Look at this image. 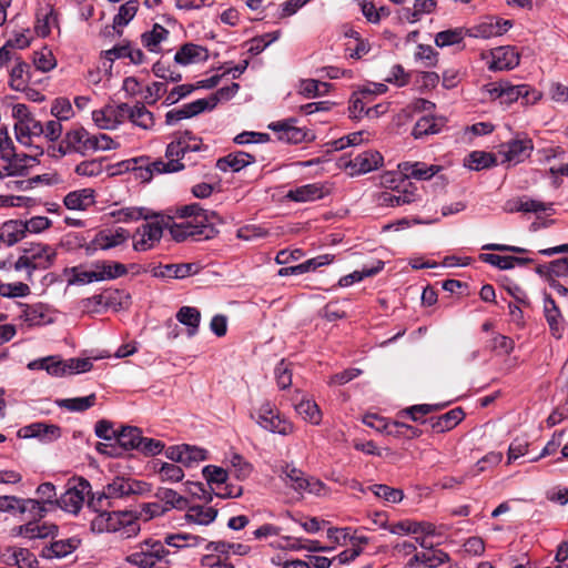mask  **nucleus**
Returning a JSON list of instances; mask_svg holds the SVG:
<instances>
[{
  "instance_id": "f257e3e1",
  "label": "nucleus",
  "mask_w": 568,
  "mask_h": 568,
  "mask_svg": "<svg viewBox=\"0 0 568 568\" xmlns=\"http://www.w3.org/2000/svg\"><path fill=\"white\" fill-rule=\"evenodd\" d=\"M205 215L206 221L203 222L189 219L181 223H175L173 217L168 215V222L165 225L168 226L171 236L176 242H183L187 239H192L194 241L210 240L219 233V231L215 229V225L221 223L222 220L214 211L206 210Z\"/></svg>"
},
{
  "instance_id": "f03ea898",
  "label": "nucleus",
  "mask_w": 568,
  "mask_h": 568,
  "mask_svg": "<svg viewBox=\"0 0 568 568\" xmlns=\"http://www.w3.org/2000/svg\"><path fill=\"white\" fill-rule=\"evenodd\" d=\"M23 254L14 262L13 268L16 271H27V280L32 281V273L36 270L50 268L57 257L55 250L41 243H30L22 247Z\"/></svg>"
},
{
  "instance_id": "7ed1b4c3",
  "label": "nucleus",
  "mask_w": 568,
  "mask_h": 568,
  "mask_svg": "<svg viewBox=\"0 0 568 568\" xmlns=\"http://www.w3.org/2000/svg\"><path fill=\"white\" fill-rule=\"evenodd\" d=\"M251 418L256 422L265 430L280 434L283 436L293 433V424L287 420L275 405L270 402L261 404V406L251 413Z\"/></svg>"
},
{
  "instance_id": "20e7f679",
  "label": "nucleus",
  "mask_w": 568,
  "mask_h": 568,
  "mask_svg": "<svg viewBox=\"0 0 568 568\" xmlns=\"http://www.w3.org/2000/svg\"><path fill=\"white\" fill-rule=\"evenodd\" d=\"M513 26L510 20L503 22L496 17H484L478 24L470 29H447L436 32L434 36H504Z\"/></svg>"
},
{
  "instance_id": "39448f33",
  "label": "nucleus",
  "mask_w": 568,
  "mask_h": 568,
  "mask_svg": "<svg viewBox=\"0 0 568 568\" xmlns=\"http://www.w3.org/2000/svg\"><path fill=\"white\" fill-rule=\"evenodd\" d=\"M128 268L120 262L102 261L94 264L92 271H75L73 282L79 284H88L91 282H100L104 280H115L126 275Z\"/></svg>"
},
{
  "instance_id": "423d86ee",
  "label": "nucleus",
  "mask_w": 568,
  "mask_h": 568,
  "mask_svg": "<svg viewBox=\"0 0 568 568\" xmlns=\"http://www.w3.org/2000/svg\"><path fill=\"white\" fill-rule=\"evenodd\" d=\"M91 493L90 483L83 478H72L68 481V488L64 494L58 498L57 506L64 511L77 515L85 500V497Z\"/></svg>"
},
{
  "instance_id": "0eeeda50",
  "label": "nucleus",
  "mask_w": 568,
  "mask_h": 568,
  "mask_svg": "<svg viewBox=\"0 0 568 568\" xmlns=\"http://www.w3.org/2000/svg\"><path fill=\"white\" fill-rule=\"evenodd\" d=\"M168 216H162L161 220L142 224L133 235L134 239L138 235L141 236L140 240L134 241L133 248L139 252L152 248L156 243L160 242L163 235V230L168 229L165 225Z\"/></svg>"
},
{
  "instance_id": "6e6552de",
  "label": "nucleus",
  "mask_w": 568,
  "mask_h": 568,
  "mask_svg": "<svg viewBox=\"0 0 568 568\" xmlns=\"http://www.w3.org/2000/svg\"><path fill=\"white\" fill-rule=\"evenodd\" d=\"M129 115V104H106L100 110L92 112L94 123L102 130H114L123 123Z\"/></svg>"
},
{
  "instance_id": "1a4fd4ad",
  "label": "nucleus",
  "mask_w": 568,
  "mask_h": 568,
  "mask_svg": "<svg viewBox=\"0 0 568 568\" xmlns=\"http://www.w3.org/2000/svg\"><path fill=\"white\" fill-rule=\"evenodd\" d=\"M286 485L291 486L297 493H310L321 496L325 485L314 477L306 476L301 469L286 466L284 469Z\"/></svg>"
},
{
  "instance_id": "9d476101",
  "label": "nucleus",
  "mask_w": 568,
  "mask_h": 568,
  "mask_svg": "<svg viewBox=\"0 0 568 568\" xmlns=\"http://www.w3.org/2000/svg\"><path fill=\"white\" fill-rule=\"evenodd\" d=\"M296 119L291 118L284 121L272 122L268 128L278 134V140L298 144L314 139V134L303 128L295 125Z\"/></svg>"
},
{
  "instance_id": "9b49d317",
  "label": "nucleus",
  "mask_w": 568,
  "mask_h": 568,
  "mask_svg": "<svg viewBox=\"0 0 568 568\" xmlns=\"http://www.w3.org/2000/svg\"><path fill=\"white\" fill-rule=\"evenodd\" d=\"M534 150L532 140L524 138H515L506 143L500 144L499 154L504 155V161L518 164L530 156Z\"/></svg>"
},
{
  "instance_id": "f8f14e48",
  "label": "nucleus",
  "mask_w": 568,
  "mask_h": 568,
  "mask_svg": "<svg viewBox=\"0 0 568 568\" xmlns=\"http://www.w3.org/2000/svg\"><path fill=\"white\" fill-rule=\"evenodd\" d=\"M130 232L126 229L118 227L114 232L102 230L98 232L94 239L87 247V252L91 253L97 250H110L128 241Z\"/></svg>"
},
{
  "instance_id": "ddd939ff",
  "label": "nucleus",
  "mask_w": 568,
  "mask_h": 568,
  "mask_svg": "<svg viewBox=\"0 0 568 568\" xmlns=\"http://www.w3.org/2000/svg\"><path fill=\"white\" fill-rule=\"evenodd\" d=\"M329 187L325 184L315 182L291 189L286 193V199L298 203L313 202L325 197L329 194Z\"/></svg>"
},
{
  "instance_id": "4468645a",
  "label": "nucleus",
  "mask_w": 568,
  "mask_h": 568,
  "mask_svg": "<svg viewBox=\"0 0 568 568\" xmlns=\"http://www.w3.org/2000/svg\"><path fill=\"white\" fill-rule=\"evenodd\" d=\"M34 30L37 36L60 33L58 12L52 6L44 4L37 10Z\"/></svg>"
},
{
  "instance_id": "2eb2a0df",
  "label": "nucleus",
  "mask_w": 568,
  "mask_h": 568,
  "mask_svg": "<svg viewBox=\"0 0 568 568\" xmlns=\"http://www.w3.org/2000/svg\"><path fill=\"white\" fill-rule=\"evenodd\" d=\"M383 164V156L377 151H365L357 154L354 159L346 162L345 168L351 170V174H364L378 169Z\"/></svg>"
},
{
  "instance_id": "dca6fc26",
  "label": "nucleus",
  "mask_w": 568,
  "mask_h": 568,
  "mask_svg": "<svg viewBox=\"0 0 568 568\" xmlns=\"http://www.w3.org/2000/svg\"><path fill=\"white\" fill-rule=\"evenodd\" d=\"M519 63L518 52L510 45H501L491 51V60L488 68L491 71L514 69Z\"/></svg>"
},
{
  "instance_id": "f3484780",
  "label": "nucleus",
  "mask_w": 568,
  "mask_h": 568,
  "mask_svg": "<svg viewBox=\"0 0 568 568\" xmlns=\"http://www.w3.org/2000/svg\"><path fill=\"white\" fill-rule=\"evenodd\" d=\"M544 313L551 335L557 339L561 338L565 332V320L555 300L549 294H545Z\"/></svg>"
},
{
  "instance_id": "a211bd4d",
  "label": "nucleus",
  "mask_w": 568,
  "mask_h": 568,
  "mask_svg": "<svg viewBox=\"0 0 568 568\" xmlns=\"http://www.w3.org/2000/svg\"><path fill=\"white\" fill-rule=\"evenodd\" d=\"M61 429L57 425L41 422L32 423L19 429L18 436L22 438H39L44 442H51L59 438Z\"/></svg>"
},
{
  "instance_id": "6ab92c4d",
  "label": "nucleus",
  "mask_w": 568,
  "mask_h": 568,
  "mask_svg": "<svg viewBox=\"0 0 568 568\" xmlns=\"http://www.w3.org/2000/svg\"><path fill=\"white\" fill-rule=\"evenodd\" d=\"M255 162L256 158L254 154L244 151H236L220 158L216 161V168L223 172H240L242 169Z\"/></svg>"
},
{
  "instance_id": "aec40b11",
  "label": "nucleus",
  "mask_w": 568,
  "mask_h": 568,
  "mask_svg": "<svg viewBox=\"0 0 568 568\" xmlns=\"http://www.w3.org/2000/svg\"><path fill=\"white\" fill-rule=\"evenodd\" d=\"M21 307V318L27 322L30 326L43 325L52 322L49 315L50 307L43 303L24 304L19 303Z\"/></svg>"
},
{
  "instance_id": "412c9836",
  "label": "nucleus",
  "mask_w": 568,
  "mask_h": 568,
  "mask_svg": "<svg viewBox=\"0 0 568 568\" xmlns=\"http://www.w3.org/2000/svg\"><path fill=\"white\" fill-rule=\"evenodd\" d=\"M209 51L206 48L194 44L185 43L175 53L174 61L181 65H189L206 61Z\"/></svg>"
},
{
  "instance_id": "4be33fe9",
  "label": "nucleus",
  "mask_w": 568,
  "mask_h": 568,
  "mask_svg": "<svg viewBox=\"0 0 568 568\" xmlns=\"http://www.w3.org/2000/svg\"><path fill=\"white\" fill-rule=\"evenodd\" d=\"M465 417V413L462 407H455L449 412L437 416L429 417V427L435 433H444L456 427Z\"/></svg>"
},
{
  "instance_id": "5701e85b",
  "label": "nucleus",
  "mask_w": 568,
  "mask_h": 568,
  "mask_svg": "<svg viewBox=\"0 0 568 568\" xmlns=\"http://www.w3.org/2000/svg\"><path fill=\"white\" fill-rule=\"evenodd\" d=\"M398 168L406 179L413 178L416 180H429L442 169L439 165H427L424 162H404Z\"/></svg>"
},
{
  "instance_id": "b1692460",
  "label": "nucleus",
  "mask_w": 568,
  "mask_h": 568,
  "mask_svg": "<svg viewBox=\"0 0 568 568\" xmlns=\"http://www.w3.org/2000/svg\"><path fill=\"white\" fill-rule=\"evenodd\" d=\"M552 203H544L527 196L517 197L506 202V211L508 212H524V213H538L551 210Z\"/></svg>"
},
{
  "instance_id": "393cba45",
  "label": "nucleus",
  "mask_w": 568,
  "mask_h": 568,
  "mask_svg": "<svg viewBox=\"0 0 568 568\" xmlns=\"http://www.w3.org/2000/svg\"><path fill=\"white\" fill-rule=\"evenodd\" d=\"M197 271L194 263L159 265L152 270L154 277L185 278Z\"/></svg>"
},
{
  "instance_id": "a878e982",
  "label": "nucleus",
  "mask_w": 568,
  "mask_h": 568,
  "mask_svg": "<svg viewBox=\"0 0 568 568\" xmlns=\"http://www.w3.org/2000/svg\"><path fill=\"white\" fill-rule=\"evenodd\" d=\"M334 256L328 254L318 255L310 258L298 265L282 267L278 270L280 276L301 275L317 270L320 266L327 265L333 262Z\"/></svg>"
},
{
  "instance_id": "bb28decb",
  "label": "nucleus",
  "mask_w": 568,
  "mask_h": 568,
  "mask_svg": "<svg viewBox=\"0 0 568 568\" xmlns=\"http://www.w3.org/2000/svg\"><path fill=\"white\" fill-rule=\"evenodd\" d=\"M130 485H129V478H124V477H116L112 480V483L108 484L105 487H104V490H103V494L98 498V500L95 501L94 498L92 497L88 505L90 507H93L95 508L98 504H100V501L105 498V499H109V498H123V497H128L130 496Z\"/></svg>"
},
{
  "instance_id": "cd10ccee",
  "label": "nucleus",
  "mask_w": 568,
  "mask_h": 568,
  "mask_svg": "<svg viewBox=\"0 0 568 568\" xmlns=\"http://www.w3.org/2000/svg\"><path fill=\"white\" fill-rule=\"evenodd\" d=\"M30 369H44L48 374L54 377H62L69 375L68 359H61L58 356H49L31 362L29 365Z\"/></svg>"
},
{
  "instance_id": "c85d7f7f",
  "label": "nucleus",
  "mask_w": 568,
  "mask_h": 568,
  "mask_svg": "<svg viewBox=\"0 0 568 568\" xmlns=\"http://www.w3.org/2000/svg\"><path fill=\"white\" fill-rule=\"evenodd\" d=\"M81 544L77 537H71L63 540H55L50 546L42 549V557L47 559L64 558L73 552Z\"/></svg>"
},
{
  "instance_id": "c756f323",
  "label": "nucleus",
  "mask_w": 568,
  "mask_h": 568,
  "mask_svg": "<svg viewBox=\"0 0 568 568\" xmlns=\"http://www.w3.org/2000/svg\"><path fill=\"white\" fill-rule=\"evenodd\" d=\"M142 432L140 428L134 426H123L121 430H118L115 436V445L118 452L139 449L141 444Z\"/></svg>"
},
{
  "instance_id": "7c9ffc66",
  "label": "nucleus",
  "mask_w": 568,
  "mask_h": 568,
  "mask_svg": "<svg viewBox=\"0 0 568 568\" xmlns=\"http://www.w3.org/2000/svg\"><path fill=\"white\" fill-rule=\"evenodd\" d=\"M110 216L113 217L116 222L130 223L136 222L139 220H150V219H159L160 215L156 213H152L146 207H123L110 213Z\"/></svg>"
},
{
  "instance_id": "2f4dec72",
  "label": "nucleus",
  "mask_w": 568,
  "mask_h": 568,
  "mask_svg": "<svg viewBox=\"0 0 568 568\" xmlns=\"http://www.w3.org/2000/svg\"><path fill=\"white\" fill-rule=\"evenodd\" d=\"M154 497L161 504H163L164 508H166V511L173 508L178 510H183L189 506V500L184 496L178 494L175 490L171 488H158L154 494Z\"/></svg>"
},
{
  "instance_id": "473e14b6",
  "label": "nucleus",
  "mask_w": 568,
  "mask_h": 568,
  "mask_svg": "<svg viewBox=\"0 0 568 568\" xmlns=\"http://www.w3.org/2000/svg\"><path fill=\"white\" fill-rule=\"evenodd\" d=\"M63 203L69 210H87L94 203V191L91 189L72 191L64 196Z\"/></svg>"
},
{
  "instance_id": "72a5a7b5",
  "label": "nucleus",
  "mask_w": 568,
  "mask_h": 568,
  "mask_svg": "<svg viewBox=\"0 0 568 568\" xmlns=\"http://www.w3.org/2000/svg\"><path fill=\"white\" fill-rule=\"evenodd\" d=\"M27 234L26 226L22 221L10 220L0 227V237L8 246H12L20 242Z\"/></svg>"
},
{
  "instance_id": "f704fd0d",
  "label": "nucleus",
  "mask_w": 568,
  "mask_h": 568,
  "mask_svg": "<svg viewBox=\"0 0 568 568\" xmlns=\"http://www.w3.org/2000/svg\"><path fill=\"white\" fill-rule=\"evenodd\" d=\"M496 164L495 154L485 151H473L464 159V165L473 171L490 169Z\"/></svg>"
},
{
  "instance_id": "c9c22d12",
  "label": "nucleus",
  "mask_w": 568,
  "mask_h": 568,
  "mask_svg": "<svg viewBox=\"0 0 568 568\" xmlns=\"http://www.w3.org/2000/svg\"><path fill=\"white\" fill-rule=\"evenodd\" d=\"M108 516L112 518L110 523H112V526H114V531L120 530L121 528L125 529L126 536L131 537L133 535H136L140 530V526L131 515V513L128 511H113L108 513Z\"/></svg>"
},
{
  "instance_id": "e433bc0d",
  "label": "nucleus",
  "mask_w": 568,
  "mask_h": 568,
  "mask_svg": "<svg viewBox=\"0 0 568 568\" xmlns=\"http://www.w3.org/2000/svg\"><path fill=\"white\" fill-rule=\"evenodd\" d=\"M416 189L408 190L406 186L403 190H396V192H383L379 196L382 204L388 206H400L409 204L416 201L417 194Z\"/></svg>"
},
{
  "instance_id": "4c0bfd02",
  "label": "nucleus",
  "mask_w": 568,
  "mask_h": 568,
  "mask_svg": "<svg viewBox=\"0 0 568 568\" xmlns=\"http://www.w3.org/2000/svg\"><path fill=\"white\" fill-rule=\"evenodd\" d=\"M176 320L187 327L189 337L196 335L201 322V313L196 307L182 306L176 313Z\"/></svg>"
},
{
  "instance_id": "58836bf2",
  "label": "nucleus",
  "mask_w": 568,
  "mask_h": 568,
  "mask_svg": "<svg viewBox=\"0 0 568 568\" xmlns=\"http://www.w3.org/2000/svg\"><path fill=\"white\" fill-rule=\"evenodd\" d=\"M444 120L434 116H422L414 125L412 134L415 139L429 134H436L442 131Z\"/></svg>"
},
{
  "instance_id": "ea45409f",
  "label": "nucleus",
  "mask_w": 568,
  "mask_h": 568,
  "mask_svg": "<svg viewBox=\"0 0 568 568\" xmlns=\"http://www.w3.org/2000/svg\"><path fill=\"white\" fill-rule=\"evenodd\" d=\"M17 63L10 72V88L16 91H24L29 81L30 65L21 61L19 58L16 59Z\"/></svg>"
},
{
  "instance_id": "a19ab883",
  "label": "nucleus",
  "mask_w": 568,
  "mask_h": 568,
  "mask_svg": "<svg viewBox=\"0 0 568 568\" xmlns=\"http://www.w3.org/2000/svg\"><path fill=\"white\" fill-rule=\"evenodd\" d=\"M128 119L135 125L149 130L154 124L153 113L150 112L144 104L136 103L134 106L129 105Z\"/></svg>"
},
{
  "instance_id": "79ce46f5",
  "label": "nucleus",
  "mask_w": 568,
  "mask_h": 568,
  "mask_svg": "<svg viewBox=\"0 0 568 568\" xmlns=\"http://www.w3.org/2000/svg\"><path fill=\"white\" fill-rule=\"evenodd\" d=\"M184 169V164L179 162L178 160L164 162L162 160H155L145 170V173H141V178L144 181H149L154 173H171L179 172Z\"/></svg>"
},
{
  "instance_id": "37998d69",
  "label": "nucleus",
  "mask_w": 568,
  "mask_h": 568,
  "mask_svg": "<svg viewBox=\"0 0 568 568\" xmlns=\"http://www.w3.org/2000/svg\"><path fill=\"white\" fill-rule=\"evenodd\" d=\"M384 268V262L377 261L376 265L372 267H363L362 271H354L351 274H347L345 276H342L338 281V286L341 287H347L349 285H353L356 282H361L365 277H372L378 274Z\"/></svg>"
},
{
  "instance_id": "c03bdc74",
  "label": "nucleus",
  "mask_w": 568,
  "mask_h": 568,
  "mask_svg": "<svg viewBox=\"0 0 568 568\" xmlns=\"http://www.w3.org/2000/svg\"><path fill=\"white\" fill-rule=\"evenodd\" d=\"M95 402L97 395L92 393L85 397L58 399L55 403L60 408H64L70 412H85L94 406Z\"/></svg>"
},
{
  "instance_id": "a18cd8bd",
  "label": "nucleus",
  "mask_w": 568,
  "mask_h": 568,
  "mask_svg": "<svg viewBox=\"0 0 568 568\" xmlns=\"http://www.w3.org/2000/svg\"><path fill=\"white\" fill-rule=\"evenodd\" d=\"M138 1H128L119 8V12L113 18V30L119 34L122 33V28L126 26L135 16L138 11Z\"/></svg>"
},
{
  "instance_id": "49530a36",
  "label": "nucleus",
  "mask_w": 568,
  "mask_h": 568,
  "mask_svg": "<svg viewBox=\"0 0 568 568\" xmlns=\"http://www.w3.org/2000/svg\"><path fill=\"white\" fill-rule=\"evenodd\" d=\"M4 161L8 162V165L4 166V174L8 176H26L28 174V166L22 164L23 161L40 162L37 160V156H31L27 153H20L19 156Z\"/></svg>"
},
{
  "instance_id": "de8ad7c7",
  "label": "nucleus",
  "mask_w": 568,
  "mask_h": 568,
  "mask_svg": "<svg viewBox=\"0 0 568 568\" xmlns=\"http://www.w3.org/2000/svg\"><path fill=\"white\" fill-rule=\"evenodd\" d=\"M217 509L213 507L192 506L186 514L187 521H193L200 525H209L215 520Z\"/></svg>"
},
{
  "instance_id": "09e8293b",
  "label": "nucleus",
  "mask_w": 568,
  "mask_h": 568,
  "mask_svg": "<svg viewBox=\"0 0 568 568\" xmlns=\"http://www.w3.org/2000/svg\"><path fill=\"white\" fill-rule=\"evenodd\" d=\"M448 560L449 556L447 552L443 550H435L433 552L415 554L410 559L409 565L412 566L414 562H422L429 568H436Z\"/></svg>"
},
{
  "instance_id": "8fccbe9b",
  "label": "nucleus",
  "mask_w": 568,
  "mask_h": 568,
  "mask_svg": "<svg viewBox=\"0 0 568 568\" xmlns=\"http://www.w3.org/2000/svg\"><path fill=\"white\" fill-rule=\"evenodd\" d=\"M200 151V142L195 144H185L184 140H175L168 144L165 156L169 161L180 160L184 158L187 152H196Z\"/></svg>"
},
{
  "instance_id": "3c124183",
  "label": "nucleus",
  "mask_w": 568,
  "mask_h": 568,
  "mask_svg": "<svg viewBox=\"0 0 568 568\" xmlns=\"http://www.w3.org/2000/svg\"><path fill=\"white\" fill-rule=\"evenodd\" d=\"M203 541H204V538L196 536V535L187 534V532L172 534V535H168L164 538V542L168 546L175 547V548H182L185 546L196 547Z\"/></svg>"
},
{
  "instance_id": "603ef678",
  "label": "nucleus",
  "mask_w": 568,
  "mask_h": 568,
  "mask_svg": "<svg viewBox=\"0 0 568 568\" xmlns=\"http://www.w3.org/2000/svg\"><path fill=\"white\" fill-rule=\"evenodd\" d=\"M295 409L305 420L313 425H318L322 420V413L317 404L313 400H301L295 405Z\"/></svg>"
},
{
  "instance_id": "864d4df0",
  "label": "nucleus",
  "mask_w": 568,
  "mask_h": 568,
  "mask_svg": "<svg viewBox=\"0 0 568 568\" xmlns=\"http://www.w3.org/2000/svg\"><path fill=\"white\" fill-rule=\"evenodd\" d=\"M88 135V131L83 126H79L68 131L64 135V144L69 150L75 153L83 154V144L85 138Z\"/></svg>"
},
{
  "instance_id": "5fc2aeb1",
  "label": "nucleus",
  "mask_w": 568,
  "mask_h": 568,
  "mask_svg": "<svg viewBox=\"0 0 568 568\" xmlns=\"http://www.w3.org/2000/svg\"><path fill=\"white\" fill-rule=\"evenodd\" d=\"M205 550L215 551L219 554H229L233 551L236 555H246L250 550V547L243 544H233L227 541H210L205 546Z\"/></svg>"
},
{
  "instance_id": "6e6d98bb",
  "label": "nucleus",
  "mask_w": 568,
  "mask_h": 568,
  "mask_svg": "<svg viewBox=\"0 0 568 568\" xmlns=\"http://www.w3.org/2000/svg\"><path fill=\"white\" fill-rule=\"evenodd\" d=\"M30 45V38H10L0 48V69L12 59V49H24Z\"/></svg>"
},
{
  "instance_id": "4d7b16f0",
  "label": "nucleus",
  "mask_w": 568,
  "mask_h": 568,
  "mask_svg": "<svg viewBox=\"0 0 568 568\" xmlns=\"http://www.w3.org/2000/svg\"><path fill=\"white\" fill-rule=\"evenodd\" d=\"M369 489L374 493L378 498H383L389 503H399L404 498V493L400 489L392 488L387 485L376 484L369 487Z\"/></svg>"
},
{
  "instance_id": "13d9d810",
  "label": "nucleus",
  "mask_w": 568,
  "mask_h": 568,
  "mask_svg": "<svg viewBox=\"0 0 568 568\" xmlns=\"http://www.w3.org/2000/svg\"><path fill=\"white\" fill-rule=\"evenodd\" d=\"M387 434L396 437L412 439L419 437L423 432L417 427L395 420L390 423V427L387 429Z\"/></svg>"
},
{
  "instance_id": "bf43d9fd",
  "label": "nucleus",
  "mask_w": 568,
  "mask_h": 568,
  "mask_svg": "<svg viewBox=\"0 0 568 568\" xmlns=\"http://www.w3.org/2000/svg\"><path fill=\"white\" fill-rule=\"evenodd\" d=\"M203 477L209 485L215 484L217 488L227 481L229 475L225 469L214 465H207L202 469Z\"/></svg>"
},
{
  "instance_id": "052dcab7",
  "label": "nucleus",
  "mask_w": 568,
  "mask_h": 568,
  "mask_svg": "<svg viewBox=\"0 0 568 568\" xmlns=\"http://www.w3.org/2000/svg\"><path fill=\"white\" fill-rule=\"evenodd\" d=\"M20 153L16 152V146L9 135L6 126L0 128V158L1 160H12L19 156Z\"/></svg>"
},
{
  "instance_id": "680f3d73",
  "label": "nucleus",
  "mask_w": 568,
  "mask_h": 568,
  "mask_svg": "<svg viewBox=\"0 0 568 568\" xmlns=\"http://www.w3.org/2000/svg\"><path fill=\"white\" fill-rule=\"evenodd\" d=\"M205 459L206 450L195 446L183 445L181 464L185 467H192L194 464Z\"/></svg>"
},
{
  "instance_id": "e2e57ef3",
  "label": "nucleus",
  "mask_w": 568,
  "mask_h": 568,
  "mask_svg": "<svg viewBox=\"0 0 568 568\" xmlns=\"http://www.w3.org/2000/svg\"><path fill=\"white\" fill-rule=\"evenodd\" d=\"M29 513L31 516V519H38L40 520L45 516L47 508L44 505L38 500L32 498H21V508L20 514Z\"/></svg>"
},
{
  "instance_id": "0e129e2a",
  "label": "nucleus",
  "mask_w": 568,
  "mask_h": 568,
  "mask_svg": "<svg viewBox=\"0 0 568 568\" xmlns=\"http://www.w3.org/2000/svg\"><path fill=\"white\" fill-rule=\"evenodd\" d=\"M30 287L22 282L17 283H2L0 286V296L2 297H24L30 294Z\"/></svg>"
},
{
  "instance_id": "69168bd1",
  "label": "nucleus",
  "mask_w": 568,
  "mask_h": 568,
  "mask_svg": "<svg viewBox=\"0 0 568 568\" xmlns=\"http://www.w3.org/2000/svg\"><path fill=\"white\" fill-rule=\"evenodd\" d=\"M51 114L59 121L69 120L72 114V105L68 98H57L51 105Z\"/></svg>"
},
{
  "instance_id": "338daca9",
  "label": "nucleus",
  "mask_w": 568,
  "mask_h": 568,
  "mask_svg": "<svg viewBox=\"0 0 568 568\" xmlns=\"http://www.w3.org/2000/svg\"><path fill=\"white\" fill-rule=\"evenodd\" d=\"M160 465L158 473L162 481L178 483L183 479L184 471L180 466L170 463H160Z\"/></svg>"
},
{
  "instance_id": "774afa93",
  "label": "nucleus",
  "mask_w": 568,
  "mask_h": 568,
  "mask_svg": "<svg viewBox=\"0 0 568 568\" xmlns=\"http://www.w3.org/2000/svg\"><path fill=\"white\" fill-rule=\"evenodd\" d=\"M33 63L38 70L48 72L55 67L57 61L52 51L43 48L42 50L34 52Z\"/></svg>"
}]
</instances>
